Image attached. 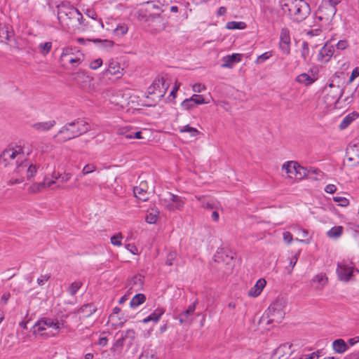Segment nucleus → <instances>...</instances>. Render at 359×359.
<instances>
[{"instance_id":"obj_41","label":"nucleus","mask_w":359,"mask_h":359,"mask_svg":"<svg viewBox=\"0 0 359 359\" xmlns=\"http://www.w3.org/2000/svg\"><path fill=\"white\" fill-rule=\"evenodd\" d=\"M228 29H244L246 27V24L244 22L230 21L226 25Z\"/></svg>"},{"instance_id":"obj_18","label":"nucleus","mask_w":359,"mask_h":359,"mask_svg":"<svg viewBox=\"0 0 359 359\" xmlns=\"http://www.w3.org/2000/svg\"><path fill=\"white\" fill-rule=\"evenodd\" d=\"M266 285V280L264 278H261L257 280L255 284L248 290V296L249 297L255 298L259 297Z\"/></svg>"},{"instance_id":"obj_58","label":"nucleus","mask_w":359,"mask_h":359,"mask_svg":"<svg viewBox=\"0 0 359 359\" xmlns=\"http://www.w3.org/2000/svg\"><path fill=\"white\" fill-rule=\"evenodd\" d=\"M50 278V274H42L36 280L37 284L40 286L45 285Z\"/></svg>"},{"instance_id":"obj_37","label":"nucleus","mask_w":359,"mask_h":359,"mask_svg":"<svg viewBox=\"0 0 359 359\" xmlns=\"http://www.w3.org/2000/svg\"><path fill=\"white\" fill-rule=\"evenodd\" d=\"M179 132L181 133H188L191 137H195L200 134V132L196 128L191 127L189 125L180 126Z\"/></svg>"},{"instance_id":"obj_22","label":"nucleus","mask_w":359,"mask_h":359,"mask_svg":"<svg viewBox=\"0 0 359 359\" xmlns=\"http://www.w3.org/2000/svg\"><path fill=\"white\" fill-rule=\"evenodd\" d=\"M196 302L190 304L184 311L182 312L179 315L178 318L180 323H185L191 321V317L194 315L196 310Z\"/></svg>"},{"instance_id":"obj_53","label":"nucleus","mask_w":359,"mask_h":359,"mask_svg":"<svg viewBox=\"0 0 359 359\" xmlns=\"http://www.w3.org/2000/svg\"><path fill=\"white\" fill-rule=\"evenodd\" d=\"M177 258V252L175 251H170L167 254L165 264L168 266H172Z\"/></svg>"},{"instance_id":"obj_10","label":"nucleus","mask_w":359,"mask_h":359,"mask_svg":"<svg viewBox=\"0 0 359 359\" xmlns=\"http://www.w3.org/2000/svg\"><path fill=\"white\" fill-rule=\"evenodd\" d=\"M138 19L147 22L151 29L154 32H161L166 27V22L159 13H142L141 11Z\"/></svg>"},{"instance_id":"obj_50","label":"nucleus","mask_w":359,"mask_h":359,"mask_svg":"<svg viewBox=\"0 0 359 359\" xmlns=\"http://www.w3.org/2000/svg\"><path fill=\"white\" fill-rule=\"evenodd\" d=\"M135 130H134L132 128L129 127H124L120 130V133L126 137L127 139H133V133L135 132Z\"/></svg>"},{"instance_id":"obj_13","label":"nucleus","mask_w":359,"mask_h":359,"mask_svg":"<svg viewBox=\"0 0 359 359\" xmlns=\"http://www.w3.org/2000/svg\"><path fill=\"white\" fill-rule=\"evenodd\" d=\"M24 158V154L20 148H9L4 150L1 154V160L5 163V165L16 163Z\"/></svg>"},{"instance_id":"obj_38","label":"nucleus","mask_w":359,"mask_h":359,"mask_svg":"<svg viewBox=\"0 0 359 359\" xmlns=\"http://www.w3.org/2000/svg\"><path fill=\"white\" fill-rule=\"evenodd\" d=\"M53 177L55 180H58L61 183L68 182L72 177V175L70 172H53Z\"/></svg>"},{"instance_id":"obj_6","label":"nucleus","mask_w":359,"mask_h":359,"mask_svg":"<svg viewBox=\"0 0 359 359\" xmlns=\"http://www.w3.org/2000/svg\"><path fill=\"white\" fill-rule=\"evenodd\" d=\"M88 128V123L84 120L79 119L65 125L59 133L62 135V140L67 141L87 132Z\"/></svg>"},{"instance_id":"obj_24","label":"nucleus","mask_w":359,"mask_h":359,"mask_svg":"<svg viewBox=\"0 0 359 359\" xmlns=\"http://www.w3.org/2000/svg\"><path fill=\"white\" fill-rule=\"evenodd\" d=\"M311 283L316 288L322 290L327 284L328 278L325 273H320L313 276Z\"/></svg>"},{"instance_id":"obj_64","label":"nucleus","mask_w":359,"mask_h":359,"mask_svg":"<svg viewBox=\"0 0 359 359\" xmlns=\"http://www.w3.org/2000/svg\"><path fill=\"white\" fill-rule=\"evenodd\" d=\"M359 76V67H355L351 74V76L348 79V83H351L353 80Z\"/></svg>"},{"instance_id":"obj_59","label":"nucleus","mask_w":359,"mask_h":359,"mask_svg":"<svg viewBox=\"0 0 359 359\" xmlns=\"http://www.w3.org/2000/svg\"><path fill=\"white\" fill-rule=\"evenodd\" d=\"M102 63H103L102 62V60L100 59V58H97L96 60H93L90 63L89 67L91 69L96 70V69H97L98 68H100L102 65Z\"/></svg>"},{"instance_id":"obj_25","label":"nucleus","mask_w":359,"mask_h":359,"mask_svg":"<svg viewBox=\"0 0 359 359\" xmlns=\"http://www.w3.org/2000/svg\"><path fill=\"white\" fill-rule=\"evenodd\" d=\"M165 310L162 307L156 308L149 316L142 320L143 323L149 322L157 323L161 319V316L164 314Z\"/></svg>"},{"instance_id":"obj_15","label":"nucleus","mask_w":359,"mask_h":359,"mask_svg":"<svg viewBox=\"0 0 359 359\" xmlns=\"http://www.w3.org/2000/svg\"><path fill=\"white\" fill-rule=\"evenodd\" d=\"M168 85L165 83L163 78L155 80L149 87V93H157L158 97H163L167 90Z\"/></svg>"},{"instance_id":"obj_19","label":"nucleus","mask_w":359,"mask_h":359,"mask_svg":"<svg viewBox=\"0 0 359 359\" xmlns=\"http://www.w3.org/2000/svg\"><path fill=\"white\" fill-rule=\"evenodd\" d=\"M346 156L349 161L359 164V144H350L346 149Z\"/></svg>"},{"instance_id":"obj_32","label":"nucleus","mask_w":359,"mask_h":359,"mask_svg":"<svg viewBox=\"0 0 359 359\" xmlns=\"http://www.w3.org/2000/svg\"><path fill=\"white\" fill-rule=\"evenodd\" d=\"M343 232V226H334L327 232V236L328 238L331 239H338L342 236Z\"/></svg>"},{"instance_id":"obj_39","label":"nucleus","mask_w":359,"mask_h":359,"mask_svg":"<svg viewBox=\"0 0 359 359\" xmlns=\"http://www.w3.org/2000/svg\"><path fill=\"white\" fill-rule=\"evenodd\" d=\"M123 336L125 341L127 342L128 346H130L136 337V333L133 330H128L125 332H121Z\"/></svg>"},{"instance_id":"obj_48","label":"nucleus","mask_w":359,"mask_h":359,"mask_svg":"<svg viewBox=\"0 0 359 359\" xmlns=\"http://www.w3.org/2000/svg\"><path fill=\"white\" fill-rule=\"evenodd\" d=\"M44 182L34 183L29 186L28 188V191L30 193H38L41 191L42 189H45Z\"/></svg>"},{"instance_id":"obj_51","label":"nucleus","mask_w":359,"mask_h":359,"mask_svg":"<svg viewBox=\"0 0 359 359\" xmlns=\"http://www.w3.org/2000/svg\"><path fill=\"white\" fill-rule=\"evenodd\" d=\"M116 337H117V339H116L114 346L115 348L121 349L124 343H127V342L125 341V339H124L123 336H122V334L121 333V332H118L116 334Z\"/></svg>"},{"instance_id":"obj_4","label":"nucleus","mask_w":359,"mask_h":359,"mask_svg":"<svg viewBox=\"0 0 359 359\" xmlns=\"http://www.w3.org/2000/svg\"><path fill=\"white\" fill-rule=\"evenodd\" d=\"M281 8L294 22H302L310 14V6L304 0H282Z\"/></svg>"},{"instance_id":"obj_28","label":"nucleus","mask_w":359,"mask_h":359,"mask_svg":"<svg viewBox=\"0 0 359 359\" xmlns=\"http://www.w3.org/2000/svg\"><path fill=\"white\" fill-rule=\"evenodd\" d=\"M55 123L56 122L54 120L37 122L32 125V128L39 132H46L50 130L55 125Z\"/></svg>"},{"instance_id":"obj_62","label":"nucleus","mask_w":359,"mask_h":359,"mask_svg":"<svg viewBox=\"0 0 359 359\" xmlns=\"http://www.w3.org/2000/svg\"><path fill=\"white\" fill-rule=\"evenodd\" d=\"M125 248L133 255H137L139 253L137 248L134 244H126Z\"/></svg>"},{"instance_id":"obj_20","label":"nucleus","mask_w":359,"mask_h":359,"mask_svg":"<svg viewBox=\"0 0 359 359\" xmlns=\"http://www.w3.org/2000/svg\"><path fill=\"white\" fill-rule=\"evenodd\" d=\"M144 278L143 276L140 274L135 275L128 282V285L130 287V290H132L134 292L142 290L144 285Z\"/></svg>"},{"instance_id":"obj_46","label":"nucleus","mask_w":359,"mask_h":359,"mask_svg":"<svg viewBox=\"0 0 359 359\" xmlns=\"http://www.w3.org/2000/svg\"><path fill=\"white\" fill-rule=\"evenodd\" d=\"M194 105L208 104L210 101H205V97L203 95L194 94L191 97Z\"/></svg>"},{"instance_id":"obj_30","label":"nucleus","mask_w":359,"mask_h":359,"mask_svg":"<svg viewBox=\"0 0 359 359\" xmlns=\"http://www.w3.org/2000/svg\"><path fill=\"white\" fill-rule=\"evenodd\" d=\"M333 350L338 353H344L348 349L346 343L344 339H336L332 342Z\"/></svg>"},{"instance_id":"obj_29","label":"nucleus","mask_w":359,"mask_h":359,"mask_svg":"<svg viewBox=\"0 0 359 359\" xmlns=\"http://www.w3.org/2000/svg\"><path fill=\"white\" fill-rule=\"evenodd\" d=\"M359 117V114L357 111H352L348 114L342 119L339 128L341 129L346 128L353 121L356 120Z\"/></svg>"},{"instance_id":"obj_56","label":"nucleus","mask_w":359,"mask_h":359,"mask_svg":"<svg viewBox=\"0 0 359 359\" xmlns=\"http://www.w3.org/2000/svg\"><path fill=\"white\" fill-rule=\"evenodd\" d=\"M349 46V42L346 39L339 40L336 44V48L338 50H344L348 48Z\"/></svg>"},{"instance_id":"obj_61","label":"nucleus","mask_w":359,"mask_h":359,"mask_svg":"<svg viewBox=\"0 0 359 359\" xmlns=\"http://www.w3.org/2000/svg\"><path fill=\"white\" fill-rule=\"evenodd\" d=\"M88 309V313H87L86 316H90L92 315L93 313L95 312V308L93 305H91V304H86V305H83L81 308V312H84L86 310Z\"/></svg>"},{"instance_id":"obj_42","label":"nucleus","mask_w":359,"mask_h":359,"mask_svg":"<svg viewBox=\"0 0 359 359\" xmlns=\"http://www.w3.org/2000/svg\"><path fill=\"white\" fill-rule=\"evenodd\" d=\"M123 236L121 232H118L110 238L111 243L116 247H121L122 245V241Z\"/></svg>"},{"instance_id":"obj_3","label":"nucleus","mask_w":359,"mask_h":359,"mask_svg":"<svg viewBox=\"0 0 359 359\" xmlns=\"http://www.w3.org/2000/svg\"><path fill=\"white\" fill-rule=\"evenodd\" d=\"M343 91L342 79L338 74L333 75L323 90V100L327 111H332L337 107Z\"/></svg>"},{"instance_id":"obj_5","label":"nucleus","mask_w":359,"mask_h":359,"mask_svg":"<svg viewBox=\"0 0 359 359\" xmlns=\"http://www.w3.org/2000/svg\"><path fill=\"white\" fill-rule=\"evenodd\" d=\"M38 170V166L27 160H22L18 163L10 178L8 180L9 184L22 183L25 180L33 177Z\"/></svg>"},{"instance_id":"obj_63","label":"nucleus","mask_w":359,"mask_h":359,"mask_svg":"<svg viewBox=\"0 0 359 359\" xmlns=\"http://www.w3.org/2000/svg\"><path fill=\"white\" fill-rule=\"evenodd\" d=\"M283 241L287 244L291 243L293 240L292 235L289 231L283 232Z\"/></svg>"},{"instance_id":"obj_60","label":"nucleus","mask_w":359,"mask_h":359,"mask_svg":"<svg viewBox=\"0 0 359 359\" xmlns=\"http://www.w3.org/2000/svg\"><path fill=\"white\" fill-rule=\"evenodd\" d=\"M206 90L205 85L197 83L192 86V90L195 93H200Z\"/></svg>"},{"instance_id":"obj_14","label":"nucleus","mask_w":359,"mask_h":359,"mask_svg":"<svg viewBox=\"0 0 359 359\" xmlns=\"http://www.w3.org/2000/svg\"><path fill=\"white\" fill-rule=\"evenodd\" d=\"M290 31L287 28H283L280 34L279 48L285 55L290 53Z\"/></svg>"},{"instance_id":"obj_16","label":"nucleus","mask_w":359,"mask_h":359,"mask_svg":"<svg viewBox=\"0 0 359 359\" xmlns=\"http://www.w3.org/2000/svg\"><path fill=\"white\" fill-rule=\"evenodd\" d=\"M334 52V46L326 43L319 50L317 55L318 61L323 64L328 62L333 56Z\"/></svg>"},{"instance_id":"obj_40","label":"nucleus","mask_w":359,"mask_h":359,"mask_svg":"<svg viewBox=\"0 0 359 359\" xmlns=\"http://www.w3.org/2000/svg\"><path fill=\"white\" fill-rule=\"evenodd\" d=\"M52 48V42L47 41L44 43H41L38 46L39 52L43 55H46L49 53Z\"/></svg>"},{"instance_id":"obj_57","label":"nucleus","mask_w":359,"mask_h":359,"mask_svg":"<svg viewBox=\"0 0 359 359\" xmlns=\"http://www.w3.org/2000/svg\"><path fill=\"white\" fill-rule=\"evenodd\" d=\"M158 355L156 353L153 351H146L143 354H142L140 357V359H158Z\"/></svg>"},{"instance_id":"obj_33","label":"nucleus","mask_w":359,"mask_h":359,"mask_svg":"<svg viewBox=\"0 0 359 359\" xmlns=\"http://www.w3.org/2000/svg\"><path fill=\"white\" fill-rule=\"evenodd\" d=\"M325 6H328L327 14L330 16H334L337 13L336 6L338 5L341 0H323Z\"/></svg>"},{"instance_id":"obj_2","label":"nucleus","mask_w":359,"mask_h":359,"mask_svg":"<svg viewBox=\"0 0 359 359\" xmlns=\"http://www.w3.org/2000/svg\"><path fill=\"white\" fill-rule=\"evenodd\" d=\"M65 320L58 318L42 317L39 318L32 327L36 337L47 339L57 337L65 327Z\"/></svg>"},{"instance_id":"obj_47","label":"nucleus","mask_w":359,"mask_h":359,"mask_svg":"<svg viewBox=\"0 0 359 359\" xmlns=\"http://www.w3.org/2000/svg\"><path fill=\"white\" fill-rule=\"evenodd\" d=\"M333 201L341 207H347L350 203L349 200L343 196H336L333 197Z\"/></svg>"},{"instance_id":"obj_8","label":"nucleus","mask_w":359,"mask_h":359,"mask_svg":"<svg viewBox=\"0 0 359 359\" xmlns=\"http://www.w3.org/2000/svg\"><path fill=\"white\" fill-rule=\"evenodd\" d=\"M286 306V302L283 299H276L269 306L266 311V316L269 318L267 323H280L285 317V309Z\"/></svg>"},{"instance_id":"obj_7","label":"nucleus","mask_w":359,"mask_h":359,"mask_svg":"<svg viewBox=\"0 0 359 359\" xmlns=\"http://www.w3.org/2000/svg\"><path fill=\"white\" fill-rule=\"evenodd\" d=\"M283 175L290 180L299 181L307 175V170L298 162L288 161L282 165Z\"/></svg>"},{"instance_id":"obj_12","label":"nucleus","mask_w":359,"mask_h":359,"mask_svg":"<svg viewBox=\"0 0 359 359\" xmlns=\"http://www.w3.org/2000/svg\"><path fill=\"white\" fill-rule=\"evenodd\" d=\"M61 62L67 68H75L78 67L83 60V55L81 53H74L72 49H64L60 56Z\"/></svg>"},{"instance_id":"obj_35","label":"nucleus","mask_w":359,"mask_h":359,"mask_svg":"<svg viewBox=\"0 0 359 359\" xmlns=\"http://www.w3.org/2000/svg\"><path fill=\"white\" fill-rule=\"evenodd\" d=\"M92 41L95 43L98 47L103 49L111 48L114 46V41L108 39H95Z\"/></svg>"},{"instance_id":"obj_52","label":"nucleus","mask_w":359,"mask_h":359,"mask_svg":"<svg viewBox=\"0 0 359 359\" xmlns=\"http://www.w3.org/2000/svg\"><path fill=\"white\" fill-rule=\"evenodd\" d=\"M97 169V167L95 164L93 163H88V164H86L82 169V171H81V174L83 175H88L90 173H92L94 171H95Z\"/></svg>"},{"instance_id":"obj_21","label":"nucleus","mask_w":359,"mask_h":359,"mask_svg":"<svg viewBox=\"0 0 359 359\" xmlns=\"http://www.w3.org/2000/svg\"><path fill=\"white\" fill-rule=\"evenodd\" d=\"M318 79V75L316 74H311V75L307 73H302L298 75L295 78V81L304 86H310L313 83Z\"/></svg>"},{"instance_id":"obj_27","label":"nucleus","mask_w":359,"mask_h":359,"mask_svg":"<svg viewBox=\"0 0 359 359\" xmlns=\"http://www.w3.org/2000/svg\"><path fill=\"white\" fill-rule=\"evenodd\" d=\"M123 69L121 67L120 64L116 61H109L108 67L106 69V72L114 75L116 77H120L122 75Z\"/></svg>"},{"instance_id":"obj_17","label":"nucleus","mask_w":359,"mask_h":359,"mask_svg":"<svg viewBox=\"0 0 359 359\" xmlns=\"http://www.w3.org/2000/svg\"><path fill=\"white\" fill-rule=\"evenodd\" d=\"M161 13L163 12L161 6L154 1H147L141 4V7L137 11V18H140V13Z\"/></svg>"},{"instance_id":"obj_49","label":"nucleus","mask_w":359,"mask_h":359,"mask_svg":"<svg viewBox=\"0 0 359 359\" xmlns=\"http://www.w3.org/2000/svg\"><path fill=\"white\" fill-rule=\"evenodd\" d=\"M81 282L74 281L73 282L68 288V292L71 295H74L81 287Z\"/></svg>"},{"instance_id":"obj_55","label":"nucleus","mask_w":359,"mask_h":359,"mask_svg":"<svg viewBox=\"0 0 359 359\" xmlns=\"http://www.w3.org/2000/svg\"><path fill=\"white\" fill-rule=\"evenodd\" d=\"M195 107L194 104L193 103L191 98L185 99L182 103H181V107L184 110H190L193 109Z\"/></svg>"},{"instance_id":"obj_45","label":"nucleus","mask_w":359,"mask_h":359,"mask_svg":"<svg viewBox=\"0 0 359 359\" xmlns=\"http://www.w3.org/2000/svg\"><path fill=\"white\" fill-rule=\"evenodd\" d=\"M290 346L287 344H282L278 346L276 350V354L278 356H281L283 354H290L291 351H290Z\"/></svg>"},{"instance_id":"obj_31","label":"nucleus","mask_w":359,"mask_h":359,"mask_svg":"<svg viewBox=\"0 0 359 359\" xmlns=\"http://www.w3.org/2000/svg\"><path fill=\"white\" fill-rule=\"evenodd\" d=\"M294 229L297 230L298 235L300 237L304 238V239L297 238V241H299L300 243H306V244L310 243L311 240V236H309V232L306 229H302L297 226H294Z\"/></svg>"},{"instance_id":"obj_23","label":"nucleus","mask_w":359,"mask_h":359,"mask_svg":"<svg viewBox=\"0 0 359 359\" xmlns=\"http://www.w3.org/2000/svg\"><path fill=\"white\" fill-rule=\"evenodd\" d=\"M133 192L135 196L142 201H146L149 198L146 183L141 182L140 186L135 187Z\"/></svg>"},{"instance_id":"obj_11","label":"nucleus","mask_w":359,"mask_h":359,"mask_svg":"<svg viewBox=\"0 0 359 359\" xmlns=\"http://www.w3.org/2000/svg\"><path fill=\"white\" fill-rule=\"evenodd\" d=\"M352 262L341 261L338 262L336 273L338 279L343 282H348L351 280L355 273H358Z\"/></svg>"},{"instance_id":"obj_34","label":"nucleus","mask_w":359,"mask_h":359,"mask_svg":"<svg viewBox=\"0 0 359 359\" xmlns=\"http://www.w3.org/2000/svg\"><path fill=\"white\" fill-rule=\"evenodd\" d=\"M128 31V27L125 22H119L114 28L113 33L115 36L121 37L125 35Z\"/></svg>"},{"instance_id":"obj_9","label":"nucleus","mask_w":359,"mask_h":359,"mask_svg":"<svg viewBox=\"0 0 359 359\" xmlns=\"http://www.w3.org/2000/svg\"><path fill=\"white\" fill-rule=\"evenodd\" d=\"M160 203L165 210L170 212L182 210L185 205V198L168 192L161 198Z\"/></svg>"},{"instance_id":"obj_44","label":"nucleus","mask_w":359,"mask_h":359,"mask_svg":"<svg viewBox=\"0 0 359 359\" xmlns=\"http://www.w3.org/2000/svg\"><path fill=\"white\" fill-rule=\"evenodd\" d=\"M328 8V6H325V2L322 1V4H320V6H319V8H318V13L321 15L320 16V18L321 19L325 18V19L328 20V19L332 18L334 17V16L328 15V14H327L328 8Z\"/></svg>"},{"instance_id":"obj_26","label":"nucleus","mask_w":359,"mask_h":359,"mask_svg":"<svg viewBox=\"0 0 359 359\" xmlns=\"http://www.w3.org/2000/svg\"><path fill=\"white\" fill-rule=\"evenodd\" d=\"M241 59L242 55L240 53H233L232 55H226L223 57V61L224 62L222 66L223 67L232 68L233 64L241 62Z\"/></svg>"},{"instance_id":"obj_1","label":"nucleus","mask_w":359,"mask_h":359,"mask_svg":"<svg viewBox=\"0 0 359 359\" xmlns=\"http://www.w3.org/2000/svg\"><path fill=\"white\" fill-rule=\"evenodd\" d=\"M57 20L63 29L75 31L83 25L81 13L68 2H62L57 6Z\"/></svg>"},{"instance_id":"obj_43","label":"nucleus","mask_w":359,"mask_h":359,"mask_svg":"<svg viewBox=\"0 0 359 359\" xmlns=\"http://www.w3.org/2000/svg\"><path fill=\"white\" fill-rule=\"evenodd\" d=\"M158 212L156 210L151 209L146 216V222L149 224H155L158 220Z\"/></svg>"},{"instance_id":"obj_36","label":"nucleus","mask_w":359,"mask_h":359,"mask_svg":"<svg viewBox=\"0 0 359 359\" xmlns=\"http://www.w3.org/2000/svg\"><path fill=\"white\" fill-rule=\"evenodd\" d=\"M146 300V297L143 294H135L130 302L131 308L135 309L143 304Z\"/></svg>"},{"instance_id":"obj_54","label":"nucleus","mask_w":359,"mask_h":359,"mask_svg":"<svg viewBox=\"0 0 359 359\" xmlns=\"http://www.w3.org/2000/svg\"><path fill=\"white\" fill-rule=\"evenodd\" d=\"M271 56H272V53L271 51L265 52L257 57L255 62L257 64L262 63L264 61L269 60Z\"/></svg>"}]
</instances>
